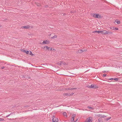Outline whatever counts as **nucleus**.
Segmentation results:
<instances>
[{"label":"nucleus","mask_w":122,"mask_h":122,"mask_svg":"<svg viewBox=\"0 0 122 122\" xmlns=\"http://www.w3.org/2000/svg\"><path fill=\"white\" fill-rule=\"evenodd\" d=\"M4 120L2 118H0V121H4Z\"/></svg>","instance_id":"obj_24"},{"label":"nucleus","mask_w":122,"mask_h":122,"mask_svg":"<svg viewBox=\"0 0 122 122\" xmlns=\"http://www.w3.org/2000/svg\"><path fill=\"white\" fill-rule=\"evenodd\" d=\"M76 88H68L66 89V90H73L74 89H76Z\"/></svg>","instance_id":"obj_11"},{"label":"nucleus","mask_w":122,"mask_h":122,"mask_svg":"<svg viewBox=\"0 0 122 122\" xmlns=\"http://www.w3.org/2000/svg\"><path fill=\"white\" fill-rule=\"evenodd\" d=\"M57 37V36H56L55 35L54 36H53L52 37H51V39H53L54 38H56Z\"/></svg>","instance_id":"obj_18"},{"label":"nucleus","mask_w":122,"mask_h":122,"mask_svg":"<svg viewBox=\"0 0 122 122\" xmlns=\"http://www.w3.org/2000/svg\"><path fill=\"white\" fill-rule=\"evenodd\" d=\"M42 43L44 44H48L50 43V41H47V40H46L45 41H43Z\"/></svg>","instance_id":"obj_9"},{"label":"nucleus","mask_w":122,"mask_h":122,"mask_svg":"<svg viewBox=\"0 0 122 122\" xmlns=\"http://www.w3.org/2000/svg\"><path fill=\"white\" fill-rule=\"evenodd\" d=\"M30 54L31 56L34 55L32 53V52L31 51H30Z\"/></svg>","instance_id":"obj_20"},{"label":"nucleus","mask_w":122,"mask_h":122,"mask_svg":"<svg viewBox=\"0 0 122 122\" xmlns=\"http://www.w3.org/2000/svg\"><path fill=\"white\" fill-rule=\"evenodd\" d=\"M114 78H111L109 79V80H114Z\"/></svg>","instance_id":"obj_31"},{"label":"nucleus","mask_w":122,"mask_h":122,"mask_svg":"<svg viewBox=\"0 0 122 122\" xmlns=\"http://www.w3.org/2000/svg\"><path fill=\"white\" fill-rule=\"evenodd\" d=\"M100 33H102V34H104V30L103 31H101L100 30Z\"/></svg>","instance_id":"obj_25"},{"label":"nucleus","mask_w":122,"mask_h":122,"mask_svg":"<svg viewBox=\"0 0 122 122\" xmlns=\"http://www.w3.org/2000/svg\"><path fill=\"white\" fill-rule=\"evenodd\" d=\"M77 120H78L77 119V120H76L77 121Z\"/></svg>","instance_id":"obj_37"},{"label":"nucleus","mask_w":122,"mask_h":122,"mask_svg":"<svg viewBox=\"0 0 122 122\" xmlns=\"http://www.w3.org/2000/svg\"><path fill=\"white\" fill-rule=\"evenodd\" d=\"M107 76V74H103L102 75V76H103L105 77L106 76Z\"/></svg>","instance_id":"obj_28"},{"label":"nucleus","mask_w":122,"mask_h":122,"mask_svg":"<svg viewBox=\"0 0 122 122\" xmlns=\"http://www.w3.org/2000/svg\"><path fill=\"white\" fill-rule=\"evenodd\" d=\"M93 16L95 18H98V17H100V15L99 14H96L95 13H94L93 15Z\"/></svg>","instance_id":"obj_3"},{"label":"nucleus","mask_w":122,"mask_h":122,"mask_svg":"<svg viewBox=\"0 0 122 122\" xmlns=\"http://www.w3.org/2000/svg\"><path fill=\"white\" fill-rule=\"evenodd\" d=\"M52 117V121L53 122H58V118H56L54 116H53Z\"/></svg>","instance_id":"obj_1"},{"label":"nucleus","mask_w":122,"mask_h":122,"mask_svg":"<svg viewBox=\"0 0 122 122\" xmlns=\"http://www.w3.org/2000/svg\"><path fill=\"white\" fill-rule=\"evenodd\" d=\"M89 87L90 88H95L96 87V86L95 85L92 84L91 86H89Z\"/></svg>","instance_id":"obj_5"},{"label":"nucleus","mask_w":122,"mask_h":122,"mask_svg":"<svg viewBox=\"0 0 122 122\" xmlns=\"http://www.w3.org/2000/svg\"><path fill=\"white\" fill-rule=\"evenodd\" d=\"M76 116V114H74L73 115L72 117L71 118V121L72 122H76V121H74V118Z\"/></svg>","instance_id":"obj_4"},{"label":"nucleus","mask_w":122,"mask_h":122,"mask_svg":"<svg viewBox=\"0 0 122 122\" xmlns=\"http://www.w3.org/2000/svg\"><path fill=\"white\" fill-rule=\"evenodd\" d=\"M57 64L59 66H61V61L60 62H58L57 63Z\"/></svg>","instance_id":"obj_21"},{"label":"nucleus","mask_w":122,"mask_h":122,"mask_svg":"<svg viewBox=\"0 0 122 122\" xmlns=\"http://www.w3.org/2000/svg\"><path fill=\"white\" fill-rule=\"evenodd\" d=\"M23 52H24L26 53L27 54H28L29 52V51H26L25 50H23Z\"/></svg>","instance_id":"obj_13"},{"label":"nucleus","mask_w":122,"mask_h":122,"mask_svg":"<svg viewBox=\"0 0 122 122\" xmlns=\"http://www.w3.org/2000/svg\"><path fill=\"white\" fill-rule=\"evenodd\" d=\"M95 32H96V31H93L92 32V33H95Z\"/></svg>","instance_id":"obj_33"},{"label":"nucleus","mask_w":122,"mask_h":122,"mask_svg":"<svg viewBox=\"0 0 122 122\" xmlns=\"http://www.w3.org/2000/svg\"><path fill=\"white\" fill-rule=\"evenodd\" d=\"M73 93L70 94V93H67L66 96H67L70 97L72 96L73 94Z\"/></svg>","instance_id":"obj_10"},{"label":"nucleus","mask_w":122,"mask_h":122,"mask_svg":"<svg viewBox=\"0 0 122 122\" xmlns=\"http://www.w3.org/2000/svg\"><path fill=\"white\" fill-rule=\"evenodd\" d=\"M61 65L63 64V65H65L66 64V63L63 61H61Z\"/></svg>","instance_id":"obj_17"},{"label":"nucleus","mask_w":122,"mask_h":122,"mask_svg":"<svg viewBox=\"0 0 122 122\" xmlns=\"http://www.w3.org/2000/svg\"><path fill=\"white\" fill-rule=\"evenodd\" d=\"M111 118V117H109L108 118H107L106 120L107 121H108V120L110 119Z\"/></svg>","instance_id":"obj_22"},{"label":"nucleus","mask_w":122,"mask_h":122,"mask_svg":"<svg viewBox=\"0 0 122 122\" xmlns=\"http://www.w3.org/2000/svg\"><path fill=\"white\" fill-rule=\"evenodd\" d=\"M96 32L98 33H100V31H96Z\"/></svg>","instance_id":"obj_27"},{"label":"nucleus","mask_w":122,"mask_h":122,"mask_svg":"<svg viewBox=\"0 0 122 122\" xmlns=\"http://www.w3.org/2000/svg\"><path fill=\"white\" fill-rule=\"evenodd\" d=\"M11 114V113L10 114H9L8 115H7L6 116V117H9V116H10Z\"/></svg>","instance_id":"obj_29"},{"label":"nucleus","mask_w":122,"mask_h":122,"mask_svg":"<svg viewBox=\"0 0 122 122\" xmlns=\"http://www.w3.org/2000/svg\"><path fill=\"white\" fill-rule=\"evenodd\" d=\"M84 51L82 49L80 50H78V52L80 53H81L83 52Z\"/></svg>","instance_id":"obj_12"},{"label":"nucleus","mask_w":122,"mask_h":122,"mask_svg":"<svg viewBox=\"0 0 122 122\" xmlns=\"http://www.w3.org/2000/svg\"><path fill=\"white\" fill-rule=\"evenodd\" d=\"M4 68H5V67L4 66H3L1 67V69H3Z\"/></svg>","instance_id":"obj_32"},{"label":"nucleus","mask_w":122,"mask_h":122,"mask_svg":"<svg viewBox=\"0 0 122 122\" xmlns=\"http://www.w3.org/2000/svg\"><path fill=\"white\" fill-rule=\"evenodd\" d=\"M45 48H46V49L49 50H50V48L49 47H48V46H45L43 47H42V48L44 49L45 50Z\"/></svg>","instance_id":"obj_8"},{"label":"nucleus","mask_w":122,"mask_h":122,"mask_svg":"<svg viewBox=\"0 0 122 122\" xmlns=\"http://www.w3.org/2000/svg\"><path fill=\"white\" fill-rule=\"evenodd\" d=\"M107 33H108V34H112L113 33L112 32H111V31H107Z\"/></svg>","instance_id":"obj_15"},{"label":"nucleus","mask_w":122,"mask_h":122,"mask_svg":"<svg viewBox=\"0 0 122 122\" xmlns=\"http://www.w3.org/2000/svg\"><path fill=\"white\" fill-rule=\"evenodd\" d=\"M30 28V26L29 25H27L25 26H23L21 27L22 28H25L26 29H29Z\"/></svg>","instance_id":"obj_6"},{"label":"nucleus","mask_w":122,"mask_h":122,"mask_svg":"<svg viewBox=\"0 0 122 122\" xmlns=\"http://www.w3.org/2000/svg\"><path fill=\"white\" fill-rule=\"evenodd\" d=\"M119 79L118 78H114V80L116 81H118V80Z\"/></svg>","instance_id":"obj_23"},{"label":"nucleus","mask_w":122,"mask_h":122,"mask_svg":"<svg viewBox=\"0 0 122 122\" xmlns=\"http://www.w3.org/2000/svg\"><path fill=\"white\" fill-rule=\"evenodd\" d=\"M52 50V48H51V49H50V50Z\"/></svg>","instance_id":"obj_35"},{"label":"nucleus","mask_w":122,"mask_h":122,"mask_svg":"<svg viewBox=\"0 0 122 122\" xmlns=\"http://www.w3.org/2000/svg\"><path fill=\"white\" fill-rule=\"evenodd\" d=\"M63 115L64 116H66V112H64L63 113Z\"/></svg>","instance_id":"obj_26"},{"label":"nucleus","mask_w":122,"mask_h":122,"mask_svg":"<svg viewBox=\"0 0 122 122\" xmlns=\"http://www.w3.org/2000/svg\"><path fill=\"white\" fill-rule=\"evenodd\" d=\"M66 94H67V93H65L63 94V96H66Z\"/></svg>","instance_id":"obj_30"},{"label":"nucleus","mask_w":122,"mask_h":122,"mask_svg":"<svg viewBox=\"0 0 122 122\" xmlns=\"http://www.w3.org/2000/svg\"><path fill=\"white\" fill-rule=\"evenodd\" d=\"M105 71H104V72H105Z\"/></svg>","instance_id":"obj_39"},{"label":"nucleus","mask_w":122,"mask_h":122,"mask_svg":"<svg viewBox=\"0 0 122 122\" xmlns=\"http://www.w3.org/2000/svg\"><path fill=\"white\" fill-rule=\"evenodd\" d=\"M92 118L91 117H89L84 122H92Z\"/></svg>","instance_id":"obj_2"},{"label":"nucleus","mask_w":122,"mask_h":122,"mask_svg":"<svg viewBox=\"0 0 122 122\" xmlns=\"http://www.w3.org/2000/svg\"><path fill=\"white\" fill-rule=\"evenodd\" d=\"M103 34H104L105 35L108 34V33H107V31L105 30H104V33Z\"/></svg>","instance_id":"obj_14"},{"label":"nucleus","mask_w":122,"mask_h":122,"mask_svg":"<svg viewBox=\"0 0 122 122\" xmlns=\"http://www.w3.org/2000/svg\"><path fill=\"white\" fill-rule=\"evenodd\" d=\"M115 22H116V23L117 24H119L120 23V21L119 20H118L115 21Z\"/></svg>","instance_id":"obj_16"},{"label":"nucleus","mask_w":122,"mask_h":122,"mask_svg":"<svg viewBox=\"0 0 122 122\" xmlns=\"http://www.w3.org/2000/svg\"><path fill=\"white\" fill-rule=\"evenodd\" d=\"M28 79H29V78H30V77H28Z\"/></svg>","instance_id":"obj_34"},{"label":"nucleus","mask_w":122,"mask_h":122,"mask_svg":"<svg viewBox=\"0 0 122 122\" xmlns=\"http://www.w3.org/2000/svg\"><path fill=\"white\" fill-rule=\"evenodd\" d=\"M87 108H89L91 110H92V109H93V108L92 107H90V106H88L87 107Z\"/></svg>","instance_id":"obj_19"},{"label":"nucleus","mask_w":122,"mask_h":122,"mask_svg":"<svg viewBox=\"0 0 122 122\" xmlns=\"http://www.w3.org/2000/svg\"><path fill=\"white\" fill-rule=\"evenodd\" d=\"M105 71H104V72H105Z\"/></svg>","instance_id":"obj_38"},{"label":"nucleus","mask_w":122,"mask_h":122,"mask_svg":"<svg viewBox=\"0 0 122 122\" xmlns=\"http://www.w3.org/2000/svg\"><path fill=\"white\" fill-rule=\"evenodd\" d=\"M110 29H111L114 30H118V28L117 27H110Z\"/></svg>","instance_id":"obj_7"},{"label":"nucleus","mask_w":122,"mask_h":122,"mask_svg":"<svg viewBox=\"0 0 122 122\" xmlns=\"http://www.w3.org/2000/svg\"><path fill=\"white\" fill-rule=\"evenodd\" d=\"M10 120H11V119H10Z\"/></svg>","instance_id":"obj_36"}]
</instances>
